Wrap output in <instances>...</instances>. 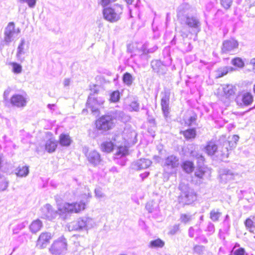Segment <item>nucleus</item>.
I'll use <instances>...</instances> for the list:
<instances>
[{"label":"nucleus","mask_w":255,"mask_h":255,"mask_svg":"<svg viewBox=\"0 0 255 255\" xmlns=\"http://www.w3.org/2000/svg\"><path fill=\"white\" fill-rule=\"evenodd\" d=\"M67 245L66 239L61 237L53 243L49 251L54 255H60L66 251Z\"/></svg>","instance_id":"9d476101"},{"label":"nucleus","mask_w":255,"mask_h":255,"mask_svg":"<svg viewBox=\"0 0 255 255\" xmlns=\"http://www.w3.org/2000/svg\"><path fill=\"white\" fill-rule=\"evenodd\" d=\"M72 225L74 230H87L92 228L95 225V223L92 218L83 217L79 218L76 222H73Z\"/></svg>","instance_id":"0eeeda50"},{"label":"nucleus","mask_w":255,"mask_h":255,"mask_svg":"<svg viewBox=\"0 0 255 255\" xmlns=\"http://www.w3.org/2000/svg\"><path fill=\"white\" fill-rule=\"evenodd\" d=\"M86 204L80 201L79 203H63L58 204V209L60 214L79 213L85 209Z\"/></svg>","instance_id":"7ed1b4c3"},{"label":"nucleus","mask_w":255,"mask_h":255,"mask_svg":"<svg viewBox=\"0 0 255 255\" xmlns=\"http://www.w3.org/2000/svg\"><path fill=\"white\" fill-rule=\"evenodd\" d=\"M51 239V233L48 232L42 233L37 241L36 246L39 249H44L49 244Z\"/></svg>","instance_id":"2eb2a0df"},{"label":"nucleus","mask_w":255,"mask_h":255,"mask_svg":"<svg viewBox=\"0 0 255 255\" xmlns=\"http://www.w3.org/2000/svg\"><path fill=\"white\" fill-rule=\"evenodd\" d=\"M115 118L111 115H106L102 116L96 123L98 129L107 131L112 129L115 126Z\"/></svg>","instance_id":"423d86ee"},{"label":"nucleus","mask_w":255,"mask_h":255,"mask_svg":"<svg viewBox=\"0 0 255 255\" xmlns=\"http://www.w3.org/2000/svg\"><path fill=\"white\" fill-rule=\"evenodd\" d=\"M122 7L119 5H114L113 7H106L104 8L103 13L104 17L111 22H115L121 18L122 13Z\"/></svg>","instance_id":"20e7f679"},{"label":"nucleus","mask_w":255,"mask_h":255,"mask_svg":"<svg viewBox=\"0 0 255 255\" xmlns=\"http://www.w3.org/2000/svg\"><path fill=\"white\" fill-rule=\"evenodd\" d=\"M95 196L97 198H102L104 197V194L100 188H96L95 190Z\"/></svg>","instance_id":"09e8293b"},{"label":"nucleus","mask_w":255,"mask_h":255,"mask_svg":"<svg viewBox=\"0 0 255 255\" xmlns=\"http://www.w3.org/2000/svg\"><path fill=\"white\" fill-rule=\"evenodd\" d=\"M239 139V136L237 135H233L228 139L225 135H222L219 139L218 146L214 141H208L205 147V152L209 155H213L216 153V156L223 160L228 157L229 151L236 146Z\"/></svg>","instance_id":"f257e3e1"},{"label":"nucleus","mask_w":255,"mask_h":255,"mask_svg":"<svg viewBox=\"0 0 255 255\" xmlns=\"http://www.w3.org/2000/svg\"><path fill=\"white\" fill-rule=\"evenodd\" d=\"M245 225L251 232L252 231V230H253L255 228V224L254 223V221L251 218H248L245 222Z\"/></svg>","instance_id":"58836bf2"},{"label":"nucleus","mask_w":255,"mask_h":255,"mask_svg":"<svg viewBox=\"0 0 255 255\" xmlns=\"http://www.w3.org/2000/svg\"><path fill=\"white\" fill-rule=\"evenodd\" d=\"M20 3H26L30 8H33L36 5V0H17Z\"/></svg>","instance_id":"79ce46f5"},{"label":"nucleus","mask_w":255,"mask_h":255,"mask_svg":"<svg viewBox=\"0 0 255 255\" xmlns=\"http://www.w3.org/2000/svg\"><path fill=\"white\" fill-rule=\"evenodd\" d=\"M101 150L107 153L111 152L114 149V144L111 141H105L101 145Z\"/></svg>","instance_id":"c756f323"},{"label":"nucleus","mask_w":255,"mask_h":255,"mask_svg":"<svg viewBox=\"0 0 255 255\" xmlns=\"http://www.w3.org/2000/svg\"><path fill=\"white\" fill-rule=\"evenodd\" d=\"M196 118L195 116H191L189 119L186 122V124L189 126H191L194 122H195Z\"/></svg>","instance_id":"864d4df0"},{"label":"nucleus","mask_w":255,"mask_h":255,"mask_svg":"<svg viewBox=\"0 0 255 255\" xmlns=\"http://www.w3.org/2000/svg\"><path fill=\"white\" fill-rule=\"evenodd\" d=\"M180 133L182 134L187 140L194 138L196 135V131L194 128H190L184 131H181Z\"/></svg>","instance_id":"a878e982"},{"label":"nucleus","mask_w":255,"mask_h":255,"mask_svg":"<svg viewBox=\"0 0 255 255\" xmlns=\"http://www.w3.org/2000/svg\"><path fill=\"white\" fill-rule=\"evenodd\" d=\"M222 70L223 71L221 74L220 75V77L223 76L227 74V73L228 72V68L225 67Z\"/></svg>","instance_id":"e2e57ef3"},{"label":"nucleus","mask_w":255,"mask_h":255,"mask_svg":"<svg viewBox=\"0 0 255 255\" xmlns=\"http://www.w3.org/2000/svg\"><path fill=\"white\" fill-rule=\"evenodd\" d=\"M179 158L173 155H171L164 159L163 162V167L165 170L168 173H172L174 170L179 165Z\"/></svg>","instance_id":"9b49d317"},{"label":"nucleus","mask_w":255,"mask_h":255,"mask_svg":"<svg viewBox=\"0 0 255 255\" xmlns=\"http://www.w3.org/2000/svg\"><path fill=\"white\" fill-rule=\"evenodd\" d=\"M193 167V164L192 162L186 161L183 163V168L187 173L192 172Z\"/></svg>","instance_id":"e433bc0d"},{"label":"nucleus","mask_w":255,"mask_h":255,"mask_svg":"<svg viewBox=\"0 0 255 255\" xmlns=\"http://www.w3.org/2000/svg\"><path fill=\"white\" fill-rule=\"evenodd\" d=\"M149 174V172H145L143 173H142L140 175V176L141 177V178L144 179V178H146Z\"/></svg>","instance_id":"0e129e2a"},{"label":"nucleus","mask_w":255,"mask_h":255,"mask_svg":"<svg viewBox=\"0 0 255 255\" xmlns=\"http://www.w3.org/2000/svg\"><path fill=\"white\" fill-rule=\"evenodd\" d=\"M83 152L87 160L92 165L95 166L99 165L102 161L100 154L95 150H89L87 147L83 148Z\"/></svg>","instance_id":"1a4fd4ad"},{"label":"nucleus","mask_w":255,"mask_h":255,"mask_svg":"<svg viewBox=\"0 0 255 255\" xmlns=\"http://www.w3.org/2000/svg\"><path fill=\"white\" fill-rule=\"evenodd\" d=\"M29 166L24 165L19 166L15 170V174L17 177H25L29 174Z\"/></svg>","instance_id":"5701e85b"},{"label":"nucleus","mask_w":255,"mask_h":255,"mask_svg":"<svg viewBox=\"0 0 255 255\" xmlns=\"http://www.w3.org/2000/svg\"><path fill=\"white\" fill-rule=\"evenodd\" d=\"M223 92L226 96L229 97L235 93V89L232 85H226L223 87Z\"/></svg>","instance_id":"2f4dec72"},{"label":"nucleus","mask_w":255,"mask_h":255,"mask_svg":"<svg viewBox=\"0 0 255 255\" xmlns=\"http://www.w3.org/2000/svg\"><path fill=\"white\" fill-rule=\"evenodd\" d=\"M10 102L12 106L17 108H23L26 105L27 100L23 95L14 94L10 98Z\"/></svg>","instance_id":"dca6fc26"},{"label":"nucleus","mask_w":255,"mask_h":255,"mask_svg":"<svg viewBox=\"0 0 255 255\" xmlns=\"http://www.w3.org/2000/svg\"><path fill=\"white\" fill-rule=\"evenodd\" d=\"M10 64L12 67V71L14 73L19 74L21 72L22 66L20 64L15 62H12Z\"/></svg>","instance_id":"a19ab883"},{"label":"nucleus","mask_w":255,"mask_h":255,"mask_svg":"<svg viewBox=\"0 0 255 255\" xmlns=\"http://www.w3.org/2000/svg\"><path fill=\"white\" fill-rule=\"evenodd\" d=\"M151 66L154 72L159 74H163L165 73L167 70L166 66L159 60H152L151 62Z\"/></svg>","instance_id":"aec40b11"},{"label":"nucleus","mask_w":255,"mask_h":255,"mask_svg":"<svg viewBox=\"0 0 255 255\" xmlns=\"http://www.w3.org/2000/svg\"><path fill=\"white\" fill-rule=\"evenodd\" d=\"M25 44V40L24 38H21L16 50V57L17 60L20 62H22L24 60V57L23 55L25 53V50L24 49Z\"/></svg>","instance_id":"6ab92c4d"},{"label":"nucleus","mask_w":255,"mask_h":255,"mask_svg":"<svg viewBox=\"0 0 255 255\" xmlns=\"http://www.w3.org/2000/svg\"><path fill=\"white\" fill-rule=\"evenodd\" d=\"M223 224L227 226V228H229L230 218H229V216L228 215H227L226 216L224 221L223 222Z\"/></svg>","instance_id":"5fc2aeb1"},{"label":"nucleus","mask_w":255,"mask_h":255,"mask_svg":"<svg viewBox=\"0 0 255 255\" xmlns=\"http://www.w3.org/2000/svg\"><path fill=\"white\" fill-rule=\"evenodd\" d=\"M207 174L208 175L210 174L207 168L201 166L197 168L195 172V176L200 179H204Z\"/></svg>","instance_id":"b1692460"},{"label":"nucleus","mask_w":255,"mask_h":255,"mask_svg":"<svg viewBox=\"0 0 255 255\" xmlns=\"http://www.w3.org/2000/svg\"><path fill=\"white\" fill-rule=\"evenodd\" d=\"M183 6H181L178 8L177 17L182 24H185L189 27L195 29L197 32L200 31L201 23L195 16H183L182 13L180 11V9Z\"/></svg>","instance_id":"39448f33"},{"label":"nucleus","mask_w":255,"mask_h":255,"mask_svg":"<svg viewBox=\"0 0 255 255\" xmlns=\"http://www.w3.org/2000/svg\"><path fill=\"white\" fill-rule=\"evenodd\" d=\"M11 89L10 88H8L6 90H5L4 92L3 97L5 101H7L8 99L9 95L11 92Z\"/></svg>","instance_id":"3c124183"},{"label":"nucleus","mask_w":255,"mask_h":255,"mask_svg":"<svg viewBox=\"0 0 255 255\" xmlns=\"http://www.w3.org/2000/svg\"><path fill=\"white\" fill-rule=\"evenodd\" d=\"M189 33L190 32L186 30L185 28H183L181 31V36L184 39L188 37Z\"/></svg>","instance_id":"603ef678"},{"label":"nucleus","mask_w":255,"mask_h":255,"mask_svg":"<svg viewBox=\"0 0 255 255\" xmlns=\"http://www.w3.org/2000/svg\"><path fill=\"white\" fill-rule=\"evenodd\" d=\"M222 215V213L219 209H213L210 211V218L213 222H217L219 221L220 217Z\"/></svg>","instance_id":"7c9ffc66"},{"label":"nucleus","mask_w":255,"mask_h":255,"mask_svg":"<svg viewBox=\"0 0 255 255\" xmlns=\"http://www.w3.org/2000/svg\"><path fill=\"white\" fill-rule=\"evenodd\" d=\"M60 144L62 146H68L71 142V139L68 134H61L59 136Z\"/></svg>","instance_id":"c85d7f7f"},{"label":"nucleus","mask_w":255,"mask_h":255,"mask_svg":"<svg viewBox=\"0 0 255 255\" xmlns=\"http://www.w3.org/2000/svg\"><path fill=\"white\" fill-rule=\"evenodd\" d=\"M239 46L238 41L234 38H231L223 42L221 51L224 53H228L235 51Z\"/></svg>","instance_id":"4468645a"},{"label":"nucleus","mask_w":255,"mask_h":255,"mask_svg":"<svg viewBox=\"0 0 255 255\" xmlns=\"http://www.w3.org/2000/svg\"><path fill=\"white\" fill-rule=\"evenodd\" d=\"M71 81L70 79L69 78L65 79L63 82V84L65 87H67L69 86L70 84Z\"/></svg>","instance_id":"680f3d73"},{"label":"nucleus","mask_w":255,"mask_h":255,"mask_svg":"<svg viewBox=\"0 0 255 255\" xmlns=\"http://www.w3.org/2000/svg\"><path fill=\"white\" fill-rule=\"evenodd\" d=\"M192 219V216L189 214H181L180 220L181 223L186 224L189 223Z\"/></svg>","instance_id":"f704fd0d"},{"label":"nucleus","mask_w":255,"mask_h":255,"mask_svg":"<svg viewBox=\"0 0 255 255\" xmlns=\"http://www.w3.org/2000/svg\"><path fill=\"white\" fill-rule=\"evenodd\" d=\"M151 163V161L148 159L141 158L133 162L132 166L135 170L144 169L149 167Z\"/></svg>","instance_id":"a211bd4d"},{"label":"nucleus","mask_w":255,"mask_h":255,"mask_svg":"<svg viewBox=\"0 0 255 255\" xmlns=\"http://www.w3.org/2000/svg\"><path fill=\"white\" fill-rule=\"evenodd\" d=\"M245 249L242 248H240L235 251H232V254L233 255H245Z\"/></svg>","instance_id":"de8ad7c7"},{"label":"nucleus","mask_w":255,"mask_h":255,"mask_svg":"<svg viewBox=\"0 0 255 255\" xmlns=\"http://www.w3.org/2000/svg\"><path fill=\"white\" fill-rule=\"evenodd\" d=\"M192 49V46H191V44L190 43H188V47L186 49L187 51H191Z\"/></svg>","instance_id":"774afa93"},{"label":"nucleus","mask_w":255,"mask_h":255,"mask_svg":"<svg viewBox=\"0 0 255 255\" xmlns=\"http://www.w3.org/2000/svg\"><path fill=\"white\" fill-rule=\"evenodd\" d=\"M191 154L193 156H195L196 157L199 162L202 163L203 162L204 158L202 155L195 153L193 151L191 152Z\"/></svg>","instance_id":"8fccbe9b"},{"label":"nucleus","mask_w":255,"mask_h":255,"mask_svg":"<svg viewBox=\"0 0 255 255\" xmlns=\"http://www.w3.org/2000/svg\"><path fill=\"white\" fill-rule=\"evenodd\" d=\"M2 159L0 156V170L2 167ZM8 182L6 179L0 174V192L5 190L8 187Z\"/></svg>","instance_id":"393cba45"},{"label":"nucleus","mask_w":255,"mask_h":255,"mask_svg":"<svg viewBox=\"0 0 255 255\" xmlns=\"http://www.w3.org/2000/svg\"><path fill=\"white\" fill-rule=\"evenodd\" d=\"M20 32L19 28L16 29L14 22H9L5 28L4 32L3 41L5 44L9 45L14 40L16 36H17Z\"/></svg>","instance_id":"6e6552de"},{"label":"nucleus","mask_w":255,"mask_h":255,"mask_svg":"<svg viewBox=\"0 0 255 255\" xmlns=\"http://www.w3.org/2000/svg\"><path fill=\"white\" fill-rule=\"evenodd\" d=\"M250 64L253 65V70L255 73V58H253L251 60Z\"/></svg>","instance_id":"338daca9"},{"label":"nucleus","mask_w":255,"mask_h":255,"mask_svg":"<svg viewBox=\"0 0 255 255\" xmlns=\"http://www.w3.org/2000/svg\"><path fill=\"white\" fill-rule=\"evenodd\" d=\"M178 189L181 191L178 198L179 203L184 205H189L196 200V193L188 185L181 183L179 185Z\"/></svg>","instance_id":"f03ea898"},{"label":"nucleus","mask_w":255,"mask_h":255,"mask_svg":"<svg viewBox=\"0 0 255 255\" xmlns=\"http://www.w3.org/2000/svg\"><path fill=\"white\" fill-rule=\"evenodd\" d=\"M204 249V247L202 246H196L194 248V250L195 252H197L198 253H200L203 251Z\"/></svg>","instance_id":"6e6d98bb"},{"label":"nucleus","mask_w":255,"mask_h":255,"mask_svg":"<svg viewBox=\"0 0 255 255\" xmlns=\"http://www.w3.org/2000/svg\"><path fill=\"white\" fill-rule=\"evenodd\" d=\"M148 45L146 44H143L141 48V51L143 52V53L144 54L148 53Z\"/></svg>","instance_id":"13d9d810"},{"label":"nucleus","mask_w":255,"mask_h":255,"mask_svg":"<svg viewBox=\"0 0 255 255\" xmlns=\"http://www.w3.org/2000/svg\"><path fill=\"white\" fill-rule=\"evenodd\" d=\"M120 98V94L119 91H115L112 92L110 96V100L112 102H117Z\"/></svg>","instance_id":"ea45409f"},{"label":"nucleus","mask_w":255,"mask_h":255,"mask_svg":"<svg viewBox=\"0 0 255 255\" xmlns=\"http://www.w3.org/2000/svg\"><path fill=\"white\" fill-rule=\"evenodd\" d=\"M164 245V242L161 240L158 239L155 240L151 241L150 242L149 246L151 248H162Z\"/></svg>","instance_id":"473e14b6"},{"label":"nucleus","mask_w":255,"mask_h":255,"mask_svg":"<svg viewBox=\"0 0 255 255\" xmlns=\"http://www.w3.org/2000/svg\"><path fill=\"white\" fill-rule=\"evenodd\" d=\"M26 225H27V223L26 222H22L18 224L15 227V228L13 230V232L15 233H17L19 230H21L24 228Z\"/></svg>","instance_id":"a18cd8bd"},{"label":"nucleus","mask_w":255,"mask_h":255,"mask_svg":"<svg viewBox=\"0 0 255 255\" xmlns=\"http://www.w3.org/2000/svg\"><path fill=\"white\" fill-rule=\"evenodd\" d=\"M169 99L170 93L168 92H165L161 98V106L163 115L165 118L168 117L169 114Z\"/></svg>","instance_id":"f3484780"},{"label":"nucleus","mask_w":255,"mask_h":255,"mask_svg":"<svg viewBox=\"0 0 255 255\" xmlns=\"http://www.w3.org/2000/svg\"><path fill=\"white\" fill-rule=\"evenodd\" d=\"M44 210L46 211V213L44 214L45 215V218L49 220H52L55 218L58 213L60 214V215H62V214H60L58 210L57 211H54L52 206L49 204H46L45 206Z\"/></svg>","instance_id":"412c9836"},{"label":"nucleus","mask_w":255,"mask_h":255,"mask_svg":"<svg viewBox=\"0 0 255 255\" xmlns=\"http://www.w3.org/2000/svg\"><path fill=\"white\" fill-rule=\"evenodd\" d=\"M157 47L156 46H154L151 48H149L148 49V53L154 52V51H155L157 50Z\"/></svg>","instance_id":"69168bd1"},{"label":"nucleus","mask_w":255,"mask_h":255,"mask_svg":"<svg viewBox=\"0 0 255 255\" xmlns=\"http://www.w3.org/2000/svg\"><path fill=\"white\" fill-rule=\"evenodd\" d=\"M104 99L102 97L92 98L89 97L87 102V107L90 109L94 114H99V107L103 105Z\"/></svg>","instance_id":"f8f14e48"},{"label":"nucleus","mask_w":255,"mask_h":255,"mask_svg":"<svg viewBox=\"0 0 255 255\" xmlns=\"http://www.w3.org/2000/svg\"><path fill=\"white\" fill-rule=\"evenodd\" d=\"M128 152V149L126 146H119L117 149L116 155L117 156H123L126 155Z\"/></svg>","instance_id":"4c0bfd02"},{"label":"nucleus","mask_w":255,"mask_h":255,"mask_svg":"<svg viewBox=\"0 0 255 255\" xmlns=\"http://www.w3.org/2000/svg\"><path fill=\"white\" fill-rule=\"evenodd\" d=\"M81 255H93V253L90 249H85L83 252H81Z\"/></svg>","instance_id":"4d7b16f0"},{"label":"nucleus","mask_w":255,"mask_h":255,"mask_svg":"<svg viewBox=\"0 0 255 255\" xmlns=\"http://www.w3.org/2000/svg\"><path fill=\"white\" fill-rule=\"evenodd\" d=\"M129 107L130 108H131V109L132 110V111H138L139 109V104L135 102V101H133L132 102L130 105H129Z\"/></svg>","instance_id":"49530a36"},{"label":"nucleus","mask_w":255,"mask_h":255,"mask_svg":"<svg viewBox=\"0 0 255 255\" xmlns=\"http://www.w3.org/2000/svg\"><path fill=\"white\" fill-rule=\"evenodd\" d=\"M195 230L193 227H190L188 231L189 236L191 238H193L194 236Z\"/></svg>","instance_id":"052dcab7"},{"label":"nucleus","mask_w":255,"mask_h":255,"mask_svg":"<svg viewBox=\"0 0 255 255\" xmlns=\"http://www.w3.org/2000/svg\"><path fill=\"white\" fill-rule=\"evenodd\" d=\"M231 63L235 66L243 68L244 66V62L240 57H236L232 60Z\"/></svg>","instance_id":"c9c22d12"},{"label":"nucleus","mask_w":255,"mask_h":255,"mask_svg":"<svg viewBox=\"0 0 255 255\" xmlns=\"http://www.w3.org/2000/svg\"><path fill=\"white\" fill-rule=\"evenodd\" d=\"M42 227V223L39 220H36L32 222L30 225V230L33 233L38 232Z\"/></svg>","instance_id":"bb28decb"},{"label":"nucleus","mask_w":255,"mask_h":255,"mask_svg":"<svg viewBox=\"0 0 255 255\" xmlns=\"http://www.w3.org/2000/svg\"><path fill=\"white\" fill-rule=\"evenodd\" d=\"M215 226L211 222H209L208 224V226L207 229L206 230V232H208V235H211L213 234L215 232Z\"/></svg>","instance_id":"c03bdc74"},{"label":"nucleus","mask_w":255,"mask_h":255,"mask_svg":"<svg viewBox=\"0 0 255 255\" xmlns=\"http://www.w3.org/2000/svg\"><path fill=\"white\" fill-rule=\"evenodd\" d=\"M123 79L124 83L128 86L132 84L133 80L131 75L128 72L124 74Z\"/></svg>","instance_id":"72a5a7b5"},{"label":"nucleus","mask_w":255,"mask_h":255,"mask_svg":"<svg viewBox=\"0 0 255 255\" xmlns=\"http://www.w3.org/2000/svg\"><path fill=\"white\" fill-rule=\"evenodd\" d=\"M111 2V0H101L100 3L101 5L105 7Z\"/></svg>","instance_id":"bf43d9fd"},{"label":"nucleus","mask_w":255,"mask_h":255,"mask_svg":"<svg viewBox=\"0 0 255 255\" xmlns=\"http://www.w3.org/2000/svg\"><path fill=\"white\" fill-rule=\"evenodd\" d=\"M221 178L226 180H231L234 178V174L230 170L224 169L220 171Z\"/></svg>","instance_id":"cd10ccee"},{"label":"nucleus","mask_w":255,"mask_h":255,"mask_svg":"<svg viewBox=\"0 0 255 255\" xmlns=\"http://www.w3.org/2000/svg\"><path fill=\"white\" fill-rule=\"evenodd\" d=\"M236 102L240 106H248L253 102V96L251 93L244 92L239 94L236 98Z\"/></svg>","instance_id":"ddd939ff"},{"label":"nucleus","mask_w":255,"mask_h":255,"mask_svg":"<svg viewBox=\"0 0 255 255\" xmlns=\"http://www.w3.org/2000/svg\"><path fill=\"white\" fill-rule=\"evenodd\" d=\"M57 146V143L53 138H50L46 141L45 144V149L49 153L54 152Z\"/></svg>","instance_id":"4be33fe9"},{"label":"nucleus","mask_w":255,"mask_h":255,"mask_svg":"<svg viewBox=\"0 0 255 255\" xmlns=\"http://www.w3.org/2000/svg\"><path fill=\"white\" fill-rule=\"evenodd\" d=\"M233 2V0H221L222 5L226 9L230 8Z\"/></svg>","instance_id":"37998d69"}]
</instances>
